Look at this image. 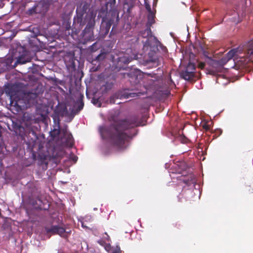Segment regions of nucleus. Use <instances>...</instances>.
Returning a JSON list of instances; mask_svg holds the SVG:
<instances>
[{
  "label": "nucleus",
  "mask_w": 253,
  "mask_h": 253,
  "mask_svg": "<svg viewBox=\"0 0 253 253\" xmlns=\"http://www.w3.org/2000/svg\"><path fill=\"white\" fill-rule=\"evenodd\" d=\"M98 243L104 247L105 250L109 253H121L120 248L118 246L111 247L109 244L106 243L102 240L99 241Z\"/></svg>",
  "instance_id": "4"
},
{
  "label": "nucleus",
  "mask_w": 253,
  "mask_h": 253,
  "mask_svg": "<svg viewBox=\"0 0 253 253\" xmlns=\"http://www.w3.org/2000/svg\"><path fill=\"white\" fill-rule=\"evenodd\" d=\"M136 56H137V55H134L133 57H131V56L128 57L127 55L125 54L123 57H119V58H118L119 61L123 62L125 64H127L129 62H130V61H131V60H132L133 59H136Z\"/></svg>",
  "instance_id": "6"
},
{
  "label": "nucleus",
  "mask_w": 253,
  "mask_h": 253,
  "mask_svg": "<svg viewBox=\"0 0 253 253\" xmlns=\"http://www.w3.org/2000/svg\"><path fill=\"white\" fill-rule=\"evenodd\" d=\"M48 8V5L43 2H39L28 10V13H44Z\"/></svg>",
  "instance_id": "3"
},
{
  "label": "nucleus",
  "mask_w": 253,
  "mask_h": 253,
  "mask_svg": "<svg viewBox=\"0 0 253 253\" xmlns=\"http://www.w3.org/2000/svg\"><path fill=\"white\" fill-rule=\"evenodd\" d=\"M80 222H81V224H82V226L83 228H86V227H87L84 225V221H80Z\"/></svg>",
  "instance_id": "20"
},
{
  "label": "nucleus",
  "mask_w": 253,
  "mask_h": 253,
  "mask_svg": "<svg viewBox=\"0 0 253 253\" xmlns=\"http://www.w3.org/2000/svg\"><path fill=\"white\" fill-rule=\"evenodd\" d=\"M186 70H187L188 71H192V73H193L194 72V70H195V66H194V65L193 64H192V63H190L188 65Z\"/></svg>",
  "instance_id": "13"
},
{
  "label": "nucleus",
  "mask_w": 253,
  "mask_h": 253,
  "mask_svg": "<svg viewBox=\"0 0 253 253\" xmlns=\"http://www.w3.org/2000/svg\"><path fill=\"white\" fill-rule=\"evenodd\" d=\"M12 96H10V102H11V103H13V102H12Z\"/></svg>",
  "instance_id": "28"
},
{
  "label": "nucleus",
  "mask_w": 253,
  "mask_h": 253,
  "mask_svg": "<svg viewBox=\"0 0 253 253\" xmlns=\"http://www.w3.org/2000/svg\"><path fill=\"white\" fill-rule=\"evenodd\" d=\"M179 139L183 143H185L187 141V138H186L184 136H181L179 137Z\"/></svg>",
  "instance_id": "17"
},
{
  "label": "nucleus",
  "mask_w": 253,
  "mask_h": 253,
  "mask_svg": "<svg viewBox=\"0 0 253 253\" xmlns=\"http://www.w3.org/2000/svg\"><path fill=\"white\" fill-rule=\"evenodd\" d=\"M151 35V31L150 29H147L145 30L144 32L143 33H142V36L144 38H147L148 39L149 38V36ZM145 43H148V39H147L145 41Z\"/></svg>",
  "instance_id": "10"
},
{
  "label": "nucleus",
  "mask_w": 253,
  "mask_h": 253,
  "mask_svg": "<svg viewBox=\"0 0 253 253\" xmlns=\"http://www.w3.org/2000/svg\"><path fill=\"white\" fill-rule=\"evenodd\" d=\"M218 131H219V134H220L222 132V131L220 129Z\"/></svg>",
  "instance_id": "30"
},
{
  "label": "nucleus",
  "mask_w": 253,
  "mask_h": 253,
  "mask_svg": "<svg viewBox=\"0 0 253 253\" xmlns=\"http://www.w3.org/2000/svg\"><path fill=\"white\" fill-rule=\"evenodd\" d=\"M110 103H115V101L112 100V98H111V99H110Z\"/></svg>",
  "instance_id": "23"
},
{
  "label": "nucleus",
  "mask_w": 253,
  "mask_h": 253,
  "mask_svg": "<svg viewBox=\"0 0 253 253\" xmlns=\"http://www.w3.org/2000/svg\"><path fill=\"white\" fill-rule=\"evenodd\" d=\"M157 1V0H154L153 4V6H155L156 5Z\"/></svg>",
  "instance_id": "21"
},
{
  "label": "nucleus",
  "mask_w": 253,
  "mask_h": 253,
  "mask_svg": "<svg viewBox=\"0 0 253 253\" xmlns=\"http://www.w3.org/2000/svg\"><path fill=\"white\" fill-rule=\"evenodd\" d=\"M154 18H155V12L154 11H150L149 13L148 16V23L149 25H152L154 23Z\"/></svg>",
  "instance_id": "8"
},
{
  "label": "nucleus",
  "mask_w": 253,
  "mask_h": 253,
  "mask_svg": "<svg viewBox=\"0 0 253 253\" xmlns=\"http://www.w3.org/2000/svg\"><path fill=\"white\" fill-rule=\"evenodd\" d=\"M106 54L105 53H101L96 57L98 60H102L105 58Z\"/></svg>",
  "instance_id": "15"
},
{
  "label": "nucleus",
  "mask_w": 253,
  "mask_h": 253,
  "mask_svg": "<svg viewBox=\"0 0 253 253\" xmlns=\"http://www.w3.org/2000/svg\"><path fill=\"white\" fill-rule=\"evenodd\" d=\"M145 7L146 8V9L148 10V11L149 12H150V11H152L151 9V7H150V6L147 4V3H145Z\"/></svg>",
  "instance_id": "19"
},
{
  "label": "nucleus",
  "mask_w": 253,
  "mask_h": 253,
  "mask_svg": "<svg viewBox=\"0 0 253 253\" xmlns=\"http://www.w3.org/2000/svg\"><path fill=\"white\" fill-rule=\"evenodd\" d=\"M52 229L54 232H57V233L61 236H63V234L65 231L64 228L59 227H53Z\"/></svg>",
  "instance_id": "11"
},
{
  "label": "nucleus",
  "mask_w": 253,
  "mask_h": 253,
  "mask_svg": "<svg viewBox=\"0 0 253 253\" xmlns=\"http://www.w3.org/2000/svg\"><path fill=\"white\" fill-rule=\"evenodd\" d=\"M55 127L56 128H54L52 131H51V135L52 137H56V136H58L60 134V130L59 129V125H57Z\"/></svg>",
  "instance_id": "9"
},
{
  "label": "nucleus",
  "mask_w": 253,
  "mask_h": 253,
  "mask_svg": "<svg viewBox=\"0 0 253 253\" xmlns=\"http://www.w3.org/2000/svg\"><path fill=\"white\" fill-rule=\"evenodd\" d=\"M241 50L239 48L233 49L229 51L226 54V57L224 59L221 60V62L223 64H225L228 60L232 58H235L236 56H238L241 53Z\"/></svg>",
  "instance_id": "5"
},
{
  "label": "nucleus",
  "mask_w": 253,
  "mask_h": 253,
  "mask_svg": "<svg viewBox=\"0 0 253 253\" xmlns=\"http://www.w3.org/2000/svg\"><path fill=\"white\" fill-rule=\"evenodd\" d=\"M139 94H140V93H130L129 94V95L127 96V98L128 97H134L135 96H139Z\"/></svg>",
  "instance_id": "16"
},
{
  "label": "nucleus",
  "mask_w": 253,
  "mask_h": 253,
  "mask_svg": "<svg viewBox=\"0 0 253 253\" xmlns=\"http://www.w3.org/2000/svg\"><path fill=\"white\" fill-rule=\"evenodd\" d=\"M247 54L248 57H241L240 61L244 67L253 68V40L249 43Z\"/></svg>",
  "instance_id": "2"
},
{
  "label": "nucleus",
  "mask_w": 253,
  "mask_h": 253,
  "mask_svg": "<svg viewBox=\"0 0 253 253\" xmlns=\"http://www.w3.org/2000/svg\"><path fill=\"white\" fill-rule=\"evenodd\" d=\"M94 25V20H91L86 25V26L84 29V31H86L87 30L89 31V30H91L92 28V27H93Z\"/></svg>",
  "instance_id": "12"
},
{
  "label": "nucleus",
  "mask_w": 253,
  "mask_h": 253,
  "mask_svg": "<svg viewBox=\"0 0 253 253\" xmlns=\"http://www.w3.org/2000/svg\"><path fill=\"white\" fill-rule=\"evenodd\" d=\"M66 134L68 136L69 139H70L72 137L70 134H68L67 132H66Z\"/></svg>",
  "instance_id": "22"
},
{
  "label": "nucleus",
  "mask_w": 253,
  "mask_h": 253,
  "mask_svg": "<svg viewBox=\"0 0 253 253\" xmlns=\"http://www.w3.org/2000/svg\"><path fill=\"white\" fill-rule=\"evenodd\" d=\"M191 181H192V183H194L195 182V180L194 178H191Z\"/></svg>",
  "instance_id": "25"
},
{
  "label": "nucleus",
  "mask_w": 253,
  "mask_h": 253,
  "mask_svg": "<svg viewBox=\"0 0 253 253\" xmlns=\"http://www.w3.org/2000/svg\"><path fill=\"white\" fill-rule=\"evenodd\" d=\"M181 76H182L183 78L185 80H189L193 76V73H192V71L186 70L185 71L182 72Z\"/></svg>",
  "instance_id": "7"
},
{
  "label": "nucleus",
  "mask_w": 253,
  "mask_h": 253,
  "mask_svg": "<svg viewBox=\"0 0 253 253\" xmlns=\"http://www.w3.org/2000/svg\"><path fill=\"white\" fill-rule=\"evenodd\" d=\"M141 125L137 116H133L126 120L120 122L116 126L109 128L101 126L99 131L103 139L108 140L110 143L120 149L126 147V143L132 137L127 129Z\"/></svg>",
  "instance_id": "1"
},
{
  "label": "nucleus",
  "mask_w": 253,
  "mask_h": 253,
  "mask_svg": "<svg viewBox=\"0 0 253 253\" xmlns=\"http://www.w3.org/2000/svg\"><path fill=\"white\" fill-rule=\"evenodd\" d=\"M200 67L201 68H203L204 67V64H203V63H201L200 65Z\"/></svg>",
  "instance_id": "26"
},
{
  "label": "nucleus",
  "mask_w": 253,
  "mask_h": 253,
  "mask_svg": "<svg viewBox=\"0 0 253 253\" xmlns=\"http://www.w3.org/2000/svg\"><path fill=\"white\" fill-rule=\"evenodd\" d=\"M77 160V158L76 157H75L74 158V161H76Z\"/></svg>",
  "instance_id": "29"
},
{
  "label": "nucleus",
  "mask_w": 253,
  "mask_h": 253,
  "mask_svg": "<svg viewBox=\"0 0 253 253\" xmlns=\"http://www.w3.org/2000/svg\"><path fill=\"white\" fill-rule=\"evenodd\" d=\"M183 181H184V182L185 183H186L187 184H189V182H188V180H183Z\"/></svg>",
  "instance_id": "27"
},
{
  "label": "nucleus",
  "mask_w": 253,
  "mask_h": 253,
  "mask_svg": "<svg viewBox=\"0 0 253 253\" xmlns=\"http://www.w3.org/2000/svg\"><path fill=\"white\" fill-rule=\"evenodd\" d=\"M203 127L206 130H209L210 128V125L207 124L206 123H204L203 125Z\"/></svg>",
  "instance_id": "18"
},
{
  "label": "nucleus",
  "mask_w": 253,
  "mask_h": 253,
  "mask_svg": "<svg viewBox=\"0 0 253 253\" xmlns=\"http://www.w3.org/2000/svg\"><path fill=\"white\" fill-rule=\"evenodd\" d=\"M27 62V61L24 60L22 57H19L17 60V62L20 64H25Z\"/></svg>",
  "instance_id": "14"
},
{
  "label": "nucleus",
  "mask_w": 253,
  "mask_h": 253,
  "mask_svg": "<svg viewBox=\"0 0 253 253\" xmlns=\"http://www.w3.org/2000/svg\"><path fill=\"white\" fill-rule=\"evenodd\" d=\"M90 218H91L90 217L88 218V216H87V217H85V221L89 220L90 219Z\"/></svg>",
  "instance_id": "24"
}]
</instances>
